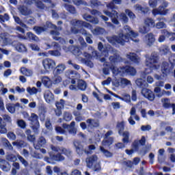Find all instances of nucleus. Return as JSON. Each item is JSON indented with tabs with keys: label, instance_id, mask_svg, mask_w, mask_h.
Masks as SVG:
<instances>
[{
	"label": "nucleus",
	"instance_id": "56",
	"mask_svg": "<svg viewBox=\"0 0 175 175\" xmlns=\"http://www.w3.org/2000/svg\"><path fill=\"white\" fill-rule=\"evenodd\" d=\"M42 81L45 87H50V84H51V81L49 77H44L42 78Z\"/></svg>",
	"mask_w": 175,
	"mask_h": 175
},
{
	"label": "nucleus",
	"instance_id": "20",
	"mask_svg": "<svg viewBox=\"0 0 175 175\" xmlns=\"http://www.w3.org/2000/svg\"><path fill=\"white\" fill-rule=\"evenodd\" d=\"M46 138H44V137L41 136L38 138L37 143L34 144V148L36 150H40V148H42V147H44V146H46Z\"/></svg>",
	"mask_w": 175,
	"mask_h": 175
},
{
	"label": "nucleus",
	"instance_id": "21",
	"mask_svg": "<svg viewBox=\"0 0 175 175\" xmlns=\"http://www.w3.org/2000/svg\"><path fill=\"white\" fill-rule=\"evenodd\" d=\"M71 49H73L72 50H71L72 53L75 55H77L78 61L81 62V64H84V62H85V59L83 58L82 57H80V55H81V51H80V50H79V48L75 47V46H71Z\"/></svg>",
	"mask_w": 175,
	"mask_h": 175
},
{
	"label": "nucleus",
	"instance_id": "27",
	"mask_svg": "<svg viewBox=\"0 0 175 175\" xmlns=\"http://www.w3.org/2000/svg\"><path fill=\"white\" fill-rule=\"evenodd\" d=\"M0 167L1 170H3V172H9V170H10V167H12V166L5 160L0 159Z\"/></svg>",
	"mask_w": 175,
	"mask_h": 175
},
{
	"label": "nucleus",
	"instance_id": "14",
	"mask_svg": "<svg viewBox=\"0 0 175 175\" xmlns=\"http://www.w3.org/2000/svg\"><path fill=\"white\" fill-rule=\"evenodd\" d=\"M75 125L76 122L72 121L70 124H64L63 128L64 129H67V131H68V133H70V135H73L75 136V135L77 133V129L75 127Z\"/></svg>",
	"mask_w": 175,
	"mask_h": 175
},
{
	"label": "nucleus",
	"instance_id": "17",
	"mask_svg": "<svg viewBox=\"0 0 175 175\" xmlns=\"http://www.w3.org/2000/svg\"><path fill=\"white\" fill-rule=\"evenodd\" d=\"M142 94L144 98H146V99H148V100L152 101L154 99H155V95H154V93H152V91H151L150 89L143 88L142 90Z\"/></svg>",
	"mask_w": 175,
	"mask_h": 175
},
{
	"label": "nucleus",
	"instance_id": "54",
	"mask_svg": "<svg viewBox=\"0 0 175 175\" xmlns=\"http://www.w3.org/2000/svg\"><path fill=\"white\" fill-rule=\"evenodd\" d=\"M124 125H125V122L124 121L118 123L117 128L118 129L119 135H122V132H124Z\"/></svg>",
	"mask_w": 175,
	"mask_h": 175
},
{
	"label": "nucleus",
	"instance_id": "16",
	"mask_svg": "<svg viewBox=\"0 0 175 175\" xmlns=\"http://www.w3.org/2000/svg\"><path fill=\"white\" fill-rule=\"evenodd\" d=\"M73 145L78 155H83L85 149L81 142L79 140H75L73 142Z\"/></svg>",
	"mask_w": 175,
	"mask_h": 175
},
{
	"label": "nucleus",
	"instance_id": "8",
	"mask_svg": "<svg viewBox=\"0 0 175 175\" xmlns=\"http://www.w3.org/2000/svg\"><path fill=\"white\" fill-rule=\"evenodd\" d=\"M48 28H51L52 29H57V26L55 25H53L51 22H46V25L44 27L40 26H35L33 29L37 33V35H40L42 32H46Z\"/></svg>",
	"mask_w": 175,
	"mask_h": 175
},
{
	"label": "nucleus",
	"instance_id": "19",
	"mask_svg": "<svg viewBox=\"0 0 175 175\" xmlns=\"http://www.w3.org/2000/svg\"><path fill=\"white\" fill-rule=\"evenodd\" d=\"M83 20L88 21V23H92V24H99V20L96 17H94L88 14H84L82 16Z\"/></svg>",
	"mask_w": 175,
	"mask_h": 175
},
{
	"label": "nucleus",
	"instance_id": "36",
	"mask_svg": "<svg viewBox=\"0 0 175 175\" xmlns=\"http://www.w3.org/2000/svg\"><path fill=\"white\" fill-rule=\"evenodd\" d=\"M15 49L18 53H25V51H27V46L21 42H18L16 45H15Z\"/></svg>",
	"mask_w": 175,
	"mask_h": 175
},
{
	"label": "nucleus",
	"instance_id": "52",
	"mask_svg": "<svg viewBox=\"0 0 175 175\" xmlns=\"http://www.w3.org/2000/svg\"><path fill=\"white\" fill-rule=\"evenodd\" d=\"M150 29L144 23V25L139 27V32L140 33H148V32H150Z\"/></svg>",
	"mask_w": 175,
	"mask_h": 175
},
{
	"label": "nucleus",
	"instance_id": "15",
	"mask_svg": "<svg viewBox=\"0 0 175 175\" xmlns=\"http://www.w3.org/2000/svg\"><path fill=\"white\" fill-rule=\"evenodd\" d=\"M126 57L127 59H129L132 64H135V65H139V64H140V57L135 53H129L126 54Z\"/></svg>",
	"mask_w": 175,
	"mask_h": 175
},
{
	"label": "nucleus",
	"instance_id": "4",
	"mask_svg": "<svg viewBox=\"0 0 175 175\" xmlns=\"http://www.w3.org/2000/svg\"><path fill=\"white\" fill-rule=\"evenodd\" d=\"M168 61L170 64L167 62H163L161 64V72L163 77H167L173 73L175 65V53L171 52L168 55Z\"/></svg>",
	"mask_w": 175,
	"mask_h": 175
},
{
	"label": "nucleus",
	"instance_id": "58",
	"mask_svg": "<svg viewBox=\"0 0 175 175\" xmlns=\"http://www.w3.org/2000/svg\"><path fill=\"white\" fill-rule=\"evenodd\" d=\"M102 3L98 0H91L90 6L91 8H98V6H101Z\"/></svg>",
	"mask_w": 175,
	"mask_h": 175
},
{
	"label": "nucleus",
	"instance_id": "63",
	"mask_svg": "<svg viewBox=\"0 0 175 175\" xmlns=\"http://www.w3.org/2000/svg\"><path fill=\"white\" fill-rule=\"evenodd\" d=\"M27 91L29 95H35L38 94V89L35 87L31 88H27Z\"/></svg>",
	"mask_w": 175,
	"mask_h": 175
},
{
	"label": "nucleus",
	"instance_id": "6",
	"mask_svg": "<svg viewBox=\"0 0 175 175\" xmlns=\"http://www.w3.org/2000/svg\"><path fill=\"white\" fill-rule=\"evenodd\" d=\"M157 2L160 3L159 8L154 9L152 10L153 16H158L160 14L161 16H166L167 13H169V10L166 9V8L169 5V3L166 2L165 0H156Z\"/></svg>",
	"mask_w": 175,
	"mask_h": 175
},
{
	"label": "nucleus",
	"instance_id": "53",
	"mask_svg": "<svg viewBox=\"0 0 175 175\" xmlns=\"http://www.w3.org/2000/svg\"><path fill=\"white\" fill-rule=\"evenodd\" d=\"M6 109L10 113L13 114L16 111V105L14 104L8 103L6 105Z\"/></svg>",
	"mask_w": 175,
	"mask_h": 175
},
{
	"label": "nucleus",
	"instance_id": "64",
	"mask_svg": "<svg viewBox=\"0 0 175 175\" xmlns=\"http://www.w3.org/2000/svg\"><path fill=\"white\" fill-rule=\"evenodd\" d=\"M5 158L9 162H16V161H17V157L14 154H8Z\"/></svg>",
	"mask_w": 175,
	"mask_h": 175
},
{
	"label": "nucleus",
	"instance_id": "7",
	"mask_svg": "<svg viewBox=\"0 0 175 175\" xmlns=\"http://www.w3.org/2000/svg\"><path fill=\"white\" fill-rule=\"evenodd\" d=\"M29 121H30L32 129L34 133H39V128H40V124H39V116L36 113H31L30 118H29Z\"/></svg>",
	"mask_w": 175,
	"mask_h": 175
},
{
	"label": "nucleus",
	"instance_id": "2",
	"mask_svg": "<svg viewBox=\"0 0 175 175\" xmlns=\"http://www.w3.org/2000/svg\"><path fill=\"white\" fill-rule=\"evenodd\" d=\"M98 49L99 51H102L101 54L103 57L100 59V62H104V66H107V68H110L111 70H116V65L118 64V62H121L122 61V58L120 56V53L118 51L111 47L110 45L107 46L106 47L103 46V44L102 42H98ZM111 51L113 55L109 57L110 64L106 62V57H109V53Z\"/></svg>",
	"mask_w": 175,
	"mask_h": 175
},
{
	"label": "nucleus",
	"instance_id": "48",
	"mask_svg": "<svg viewBox=\"0 0 175 175\" xmlns=\"http://www.w3.org/2000/svg\"><path fill=\"white\" fill-rule=\"evenodd\" d=\"M1 142H2L4 147H5L6 148H8L9 150H13V146H12V144H10L9 140H8V139L2 138Z\"/></svg>",
	"mask_w": 175,
	"mask_h": 175
},
{
	"label": "nucleus",
	"instance_id": "1",
	"mask_svg": "<svg viewBox=\"0 0 175 175\" xmlns=\"http://www.w3.org/2000/svg\"><path fill=\"white\" fill-rule=\"evenodd\" d=\"M137 36H139V33L133 31L131 27L126 25L124 27V30L118 33L117 36L107 37V40L109 43H111L113 46H116V44L124 46L129 40H132L135 43H139L140 40L137 38Z\"/></svg>",
	"mask_w": 175,
	"mask_h": 175
},
{
	"label": "nucleus",
	"instance_id": "51",
	"mask_svg": "<svg viewBox=\"0 0 175 175\" xmlns=\"http://www.w3.org/2000/svg\"><path fill=\"white\" fill-rule=\"evenodd\" d=\"M27 36L29 40H33L34 42H39V38L36 35L33 34L32 32L27 33Z\"/></svg>",
	"mask_w": 175,
	"mask_h": 175
},
{
	"label": "nucleus",
	"instance_id": "26",
	"mask_svg": "<svg viewBox=\"0 0 175 175\" xmlns=\"http://www.w3.org/2000/svg\"><path fill=\"white\" fill-rule=\"evenodd\" d=\"M96 161H98V157L96 155H92L86 159L87 165L88 167H92L96 163Z\"/></svg>",
	"mask_w": 175,
	"mask_h": 175
},
{
	"label": "nucleus",
	"instance_id": "61",
	"mask_svg": "<svg viewBox=\"0 0 175 175\" xmlns=\"http://www.w3.org/2000/svg\"><path fill=\"white\" fill-rule=\"evenodd\" d=\"M120 18L124 24H126V23L129 21V18H128V16H126V14H125V13H121Z\"/></svg>",
	"mask_w": 175,
	"mask_h": 175
},
{
	"label": "nucleus",
	"instance_id": "30",
	"mask_svg": "<svg viewBox=\"0 0 175 175\" xmlns=\"http://www.w3.org/2000/svg\"><path fill=\"white\" fill-rule=\"evenodd\" d=\"M106 33V30L103 27H100L99 26H97L95 27V29H93L92 30V33L93 35H95L96 36H98L99 35H103V33Z\"/></svg>",
	"mask_w": 175,
	"mask_h": 175
},
{
	"label": "nucleus",
	"instance_id": "34",
	"mask_svg": "<svg viewBox=\"0 0 175 175\" xmlns=\"http://www.w3.org/2000/svg\"><path fill=\"white\" fill-rule=\"evenodd\" d=\"M159 51L162 55H169L172 53V51H170V48L167 45L162 46L160 48Z\"/></svg>",
	"mask_w": 175,
	"mask_h": 175
},
{
	"label": "nucleus",
	"instance_id": "59",
	"mask_svg": "<svg viewBox=\"0 0 175 175\" xmlns=\"http://www.w3.org/2000/svg\"><path fill=\"white\" fill-rule=\"evenodd\" d=\"M9 20H10L9 14H5L4 15H0V23H1V24L6 21H9Z\"/></svg>",
	"mask_w": 175,
	"mask_h": 175
},
{
	"label": "nucleus",
	"instance_id": "13",
	"mask_svg": "<svg viewBox=\"0 0 175 175\" xmlns=\"http://www.w3.org/2000/svg\"><path fill=\"white\" fill-rule=\"evenodd\" d=\"M42 65L44 66V69L49 72V70H51V69L55 66V61L47 58L42 61Z\"/></svg>",
	"mask_w": 175,
	"mask_h": 175
},
{
	"label": "nucleus",
	"instance_id": "31",
	"mask_svg": "<svg viewBox=\"0 0 175 175\" xmlns=\"http://www.w3.org/2000/svg\"><path fill=\"white\" fill-rule=\"evenodd\" d=\"M0 38L2 46H6L9 43V34L8 33H1Z\"/></svg>",
	"mask_w": 175,
	"mask_h": 175
},
{
	"label": "nucleus",
	"instance_id": "23",
	"mask_svg": "<svg viewBox=\"0 0 175 175\" xmlns=\"http://www.w3.org/2000/svg\"><path fill=\"white\" fill-rule=\"evenodd\" d=\"M44 98L47 103H53L54 102V94L50 90L45 91Z\"/></svg>",
	"mask_w": 175,
	"mask_h": 175
},
{
	"label": "nucleus",
	"instance_id": "49",
	"mask_svg": "<svg viewBox=\"0 0 175 175\" xmlns=\"http://www.w3.org/2000/svg\"><path fill=\"white\" fill-rule=\"evenodd\" d=\"M87 124H88V126H90V128H95L96 126H99V122L98 121L92 120V119H88L86 121Z\"/></svg>",
	"mask_w": 175,
	"mask_h": 175
},
{
	"label": "nucleus",
	"instance_id": "11",
	"mask_svg": "<svg viewBox=\"0 0 175 175\" xmlns=\"http://www.w3.org/2000/svg\"><path fill=\"white\" fill-rule=\"evenodd\" d=\"M25 3L27 5L36 4V8L40 9L41 10H49V8L45 6L44 4L40 1V0H24Z\"/></svg>",
	"mask_w": 175,
	"mask_h": 175
},
{
	"label": "nucleus",
	"instance_id": "60",
	"mask_svg": "<svg viewBox=\"0 0 175 175\" xmlns=\"http://www.w3.org/2000/svg\"><path fill=\"white\" fill-rule=\"evenodd\" d=\"M112 84L113 85H114V87H116L118 88V87H121V78L120 79L114 78L112 80Z\"/></svg>",
	"mask_w": 175,
	"mask_h": 175
},
{
	"label": "nucleus",
	"instance_id": "50",
	"mask_svg": "<svg viewBox=\"0 0 175 175\" xmlns=\"http://www.w3.org/2000/svg\"><path fill=\"white\" fill-rule=\"evenodd\" d=\"M130 115V117H134L136 121H140V118L139 117V116H137V114H136V108H135V107H133L131 109Z\"/></svg>",
	"mask_w": 175,
	"mask_h": 175
},
{
	"label": "nucleus",
	"instance_id": "44",
	"mask_svg": "<svg viewBox=\"0 0 175 175\" xmlns=\"http://www.w3.org/2000/svg\"><path fill=\"white\" fill-rule=\"evenodd\" d=\"M70 31L72 32V33H74L75 35H77V33H82L83 35H87V31H85V29H81L80 30H79V29L76 28V27H71Z\"/></svg>",
	"mask_w": 175,
	"mask_h": 175
},
{
	"label": "nucleus",
	"instance_id": "28",
	"mask_svg": "<svg viewBox=\"0 0 175 175\" xmlns=\"http://www.w3.org/2000/svg\"><path fill=\"white\" fill-rule=\"evenodd\" d=\"M67 73L68 75V77L71 79L70 85H76V78L75 77H76L79 74L76 72V71L73 70H68Z\"/></svg>",
	"mask_w": 175,
	"mask_h": 175
},
{
	"label": "nucleus",
	"instance_id": "3",
	"mask_svg": "<svg viewBox=\"0 0 175 175\" xmlns=\"http://www.w3.org/2000/svg\"><path fill=\"white\" fill-rule=\"evenodd\" d=\"M51 149L52 151H54L55 152H58L57 154H51V153H49L50 158L53 159V161H57L60 162L61 161H64L65 157L62 155H66V157H68V158H72V154H73V152L70 148H64V146H51Z\"/></svg>",
	"mask_w": 175,
	"mask_h": 175
},
{
	"label": "nucleus",
	"instance_id": "5",
	"mask_svg": "<svg viewBox=\"0 0 175 175\" xmlns=\"http://www.w3.org/2000/svg\"><path fill=\"white\" fill-rule=\"evenodd\" d=\"M159 61L158 54L157 53H152L150 57H148L146 59V65L148 68H150V70H158L159 69V65L157 64Z\"/></svg>",
	"mask_w": 175,
	"mask_h": 175
},
{
	"label": "nucleus",
	"instance_id": "29",
	"mask_svg": "<svg viewBox=\"0 0 175 175\" xmlns=\"http://www.w3.org/2000/svg\"><path fill=\"white\" fill-rule=\"evenodd\" d=\"M161 35L159 36L158 38V42L159 43H163L165 40H166V38H168L169 36V31L166 29L161 30Z\"/></svg>",
	"mask_w": 175,
	"mask_h": 175
},
{
	"label": "nucleus",
	"instance_id": "24",
	"mask_svg": "<svg viewBox=\"0 0 175 175\" xmlns=\"http://www.w3.org/2000/svg\"><path fill=\"white\" fill-rule=\"evenodd\" d=\"M18 10L22 16H29V14H32V11L25 5H20Z\"/></svg>",
	"mask_w": 175,
	"mask_h": 175
},
{
	"label": "nucleus",
	"instance_id": "55",
	"mask_svg": "<svg viewBox=\"0 0 175 175\" xmlns=\"http://www.w3.org/2000/svg\"><path fill=\"white\" fill-rule=\"evenodd\" d=\"M63 118L64 121H66L67 122H69V121H72V114L69 112H64L63 114Z\"/></svg>",
	"mask_w": 175,
	"mask_h": 175
},
{
	"label": "nucleus",
	"instance_id": "43",
	"mask_svg": "<svg viewBox=\"0 0 175 175\" xmlns=\"http://www.w3.org/2000/svg\"><path fill=\"white\" fill-rule=\"evenodd\" d=\"M96 149V148L95 147V145H90L84 149V152L87 155H91Z\"/></svg>",
	"mask_w": 175,
	"mask_h": 175
},
{
	"label": "nucleus",
	"instance_id": "18",
	"mask_svg": "<svg viewBox=\"0 0 175 175\" xmlns=\"http://www.w3.org/2000/svg\"><path fill=\"white\" fill-rule=\"evenodd\" d=\"M161 102L163 103V107H164V109H169L170 107H172V115L174 116V114H175V104H171L170 99H169V98H163L161 100Z\"/></svg>",
	"mask_w": 175,
	"mask_h": 175
},
{
	"label": "nucleus",
	"instance_id": "46",
	"mask_svg": "<svg viewBox=\"0 0 175 175\" xmlns=\"http://www.w3.org/2000/svg\"><path fill=\"white\" fill-rule=\"evenodd\" d=\"M100 151L103 154V155H105V157H107V158H111V157H113V153L105 149L103 146H100Z\"/></svg>",
	"mask_w": 175,
	"mask_h": 175
},
{
	"label": "nucleus",
	"instance_id": "25",
	"mask_svg": "<svg viewBox=\"0 0 175 175\" xmlns=\"http://www.w3.org/2000/svg\"><path fill=\"white\" fill-rule=\"evenodd\" d=\"M158 23H156L154 27H156L157 29H163V28H166L167 25L165 22H166V18H157Z\"/></svg>",
	"mask_w": 175,
	"mask_h": 175
},
{
	"label": "nucleus",
	"instance_id": "57",
	"mask_svg": "<svg viewBox=\"0 0 175 175\" xmlns=\"http://www.w3.org/2000/svg\"><path fill=\"white\" fill-rule=\"evenodd\" d=\"M122 136H123V139H122V142L123 143H129V132L128 131H124L122 133Z\"/></svg>",
	"mask_w": 175,
	"mask_h": 175
},
{
	"label": "nucleus",
	"instance_id": "33",
	"mask_svg": "<svg viewBox=\"0 0 175 175\" xmlns=\"http://www.w3.org/2000/svg\"><path fill=\"white\" fill-rule=\"evenodd\" d=\"M21 73L27 76V77H31L33 75V71L31 69L27 68V67H22L20 69Z\"/></svg>",
	"mask_w": 175,
	"mask_h": 175
},
{
	"label": "nucleus",
	"instance_id": "22",
	"mask_svg": "<svg viewBox=\"0 0 175 175\" xmlns=\"http://www.w3.org/2000/svg\"><path fill=\"white\" fill-rule=\"evenodd\" d=\"M66 69V66L65 64H59L53 70V75H62Z\"/></svg>",
	"mask_w": 175,
	"mask_h": 175
},
{
	"label": "nucleus",
	"instance_id": "39",
	"mask_svg": "<svg viewBox=\"0 0 175 175\" xmlns=\"http://www.w3.org/2000/svg\"><path fill=\"white\" fill-rule=\"evenodd\" d=\"M129 85H132V82L126 78H120V88H125Z\"/></svg>",
	"mask_w": 175,
	"mask_h": 175
},
{
	"label": "nucleus",
	"instance_id": "62",
	"mask_svg": "<svg viewBox=\"0 0 175 175\" xmlns=\"http://www.w3.org/2000/svg\"><path fill=\"white\" fill-rule=\"evenodd\" d=\"M12 145L16 146V147H25V143L23 140H17L12 142Z\"/></svg>",
	"mask_w": 175,
	"mask_h": 175
},
{
	"label": "nucleus",
	"instance_id": "12",
	"mask_svg": "<svg viewBox=\"0 0 175 175\" xmlns=\"http://www.w3.org/2000/svg\"><path fill=\"white\" fill-rule=\"evenodd\" d=\"M143 40L146 45L151 47V46L155 43V36H154V33H147L144 36Z\"/></svg>",
	"mask_w": 175,
	"mask_h": 175
},
{
	"label": "nucleus",
	"instance_id": "40",
	"mask_svg": "<svg viewBox=\"0 0 175 175\" xmlns=\"http://www.w3.org/2000/svg\"><path fill=\"white\" fill-rule=\"evenodd\" d=\"M135 84H137V87H140V88L148 87V83H147V82H146V80L143 79H137L135 81Z\"/></svg>",
	"mask_w": 175,
	"mask_h": 175
},
{
	"label": "nucleus",
	"instance_id": "47",
	"mask_svg": "<svg viewBox=\"0 0 175 175\" xmlns=\"http://www.w3.org/2000/svg\"><path fill=\"white\" fill-rule=\"evenodd\" d=\"M1 142H2L4 147H5L6 148H8L9 150H13V146H12V144H10L9 140H8V139L2 138Z\"/></svg>",
	"mask_w": 175,
	"mask_h": 175
},
{
	"label": "nucleus",
	"instance_id": "45",
	"mask_svg": "<svg viewBox=\"0 0 175 175\" xmlns=\"http://www.w3.org/2000/svg\"><path fill=\"white\" fill-rule=\"evenodd\" d=\"M113 144V138L110 137L109 139L105 138V139L102 142V145L103 147H110Z\"/></svg>",
	"mask_w": 175,
	"mask_h": 175
},
{
	"label": "nucleus",
	"instance_id": "32",
	"mask_svg": "<svg viewBox=\"0 0 175 175\" xmlns=\"http://www.w3.org/2000/svg\"><path fill=\"white\" fill-rule=\"evenodd\" d=\"M144 24L146 25L150 29L155 27V21L152 18H146L144 21Z\"/></svg>",
	"mask_w": 175,
	"mask_h": 175
},
{
	"label": "nucleus",
	"instance_id": "37",
	"mask_svg": "<svg viewBox=\"0 0 175 175\" xmlns=\"http://www.w3.org/2000/svg\"><path fill=\"white\" fill-rule=\"evenodd\" d=\"M64 7L67 12H69L72 14H76V13H77V12H76V8L69 3H64Z\"/></svg>",
	"mask_w": 175,
	"mask_h": 175
},
{
	"label": "nucleus",
	"instance_id": "42",
	"mask_svg": "<svg viewBox=\"0 0 175 175\" xmlns=\"http://www.w3.org/2000/svg\"><path fill=\"white\" fill-rule=\"evenodd\" d=\"M84 24V21L81 20L73 19L70 21V25L73 27H78V28H81Z\"/></svg>",
	"mask_w": 175,
	"mask_h": 175
},
{
	"label": "nucleus",
	"instance_id": "10",
	"mask_svg": "<svg viewBox=\"0 0 175 175\" xmlns=\"http://www.w3.org/2000/svg\"><path fill=\"white\" fill-rule=\"evenodd\" d=\"M69 90L70 91H85L87 90V83L82 79H79L77 83V85H69Z\"/></svg>",
	"mask_w": 175,
	"mask_h": 175
},
{
	"label": "nucleus",
	"instance_id": "35",
	"mask_svg": "<svg viewBox=\"0 0 175 175\" xmlns=\"http://www.w3.org/2000/svg\"><path fill=\"white\" fill-rule=\"evenodd\" d=\"M124 73L129 75L130 76H135L136 75V69L133 67L126 66L124 68Z\"/></svg>",
	"mask_w": 175,
	"mask_h": 175
},
{
	"label": "nucleus",
	"instance_id": "41",
	"mask_svg": "<svg viewBox=\"0 0 175 175\" xmlns=\"http://www.w3.org/2000/svg\"><path fill=\"white\" fill-rule=\"evenodd\" d=\"M100 18L103 20V21L105 22V25L107 27V28H111L112 29H114L116 28V26L113 25L111 22H107L109 21V18L105 16V15H101Z\"/></svg>",
	"mask_w": 175,
	"mask_h": 175
},
{
	"label": "nucleus",
	"instance_id": "9",
	"mask_svg": "<svg viewBox=\"0 0 175 175\" xmlns=\"http://www.w3.org/2000/svg\"><path fill=\"white\" fill-rule=\"evenodd\" d=\"M104 14L111 18L113 24L115 25H120V21H118V12L117 11L112 10L111 12L108 10H103Z\"/></svg>",
	"mask_w": 175,
	"mask_h": 175
},
{
	"label": "nucleus",
	"instance_id": "38",
	"mask_svg": "<svg viewBox=\"0 0 175 175\" xmlns=\"http://www.w3.org/2000/svg\"><path fill=\"white\" fill-rule=\"evenodd\" d=\"M51 81L53 84H59V83H62V77L58 74H53Z\"/></svg>",
	"mask_w": 175,
	"mask_h": 175
}]
</instances>
